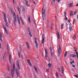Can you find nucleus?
Returning <instances> with one entry per match:
<instances>
[{"label":"nucleus","instance_id":"34","mask_svg":"<svg viewBox=\"0 0 78 78\" xmlns=\"http://www.w3.org/2000/svg\"><path fill=\"white\" fill-rule=\"evenodd\" d=\"M9 76H8V74H5V78H7Z\"/></svg>","mask_w":78,"mask_h":78},{"label":"nucleus","instance_id":"16","mask_svg":"<svg viewBox=\"0 0 78 78\" xmlns=\"http://www.w3.org/2000/svg\"><path fill=\"white\" fill-rule=\"evenodd\" d=\"M44 40H45V36L43 34L42 35V44H44Z\"/></svg>","mask_w":78,"mask_h":78},{"label":"nucleus","instance_id":"37","mask_svg":"<svg viewBox=\"0 0 78 78\" xmlns=\"http://www.w3.org/2000/svg\"><path fill=\"white\" fill-rule=\"evenodd\" d=\"M74 63L75 62H74V61H73L70 62V64H72V65H73V64H74Z\"/></svg>","mask_w":78,"mask_h":78},{"label":"nucleus","instance_id":"9","mask_svg":"<svg viewBox=\"0 0 78 78\" xmlns=\"http://www.w3.org/2000/svg\"><path fill=\"white\" fill-rule=\"evenodd\" d=\"M33 67L36 73L37 74H39V72L38 71V70H37V69L36 67L34 66Z\"/></svg>","mask_w":78,"mask_h":78},{"label":"nucleus","instance_id":"49","mask_svg":"<svg viewBox=\"0 0 78 78\" xmlns=\"http://www.w3.org/2000/svg\"><path fill=\"white\" fill-rule=\"evenodd\" d=\"M70 16H73V13H70Z\"/></svg>","mask_w":78,"mask_h":78},{"label":"nucleus","instance_id":"46","mask_svg":"<svg viewBox=\"0 0 78 78\" xmlns=\"http://www.w3.org/2000/svg\"><path fill=\"white\" fill-rule=\"evenodd\" d=\"M53 25L51 24V30H52V29H53Z\"/></svg>","mask_w":78,"mask_h":78},{"label":"nucleus","instance_id":"18","mask_svg":"<svg viewBox=\"0 0 78 78\" xmlns=\"http://www.w3.org/2000/svg\"><path fill=\"white\" fill-rule=\"evenodd\" d=\"M49 49L50 51V53L51 55V56H53V54H54V52H52V50L51 49V48L50 47L49 48Z\"/></svg>","mask_w":78,"mask_h":78},{"label":"nucleus","instance_id":"25","mask_svg":"<svg viewBox=\"0 0 78 78\" xmlns=\"http://www.w3.org/2000/svg\"><path fill=\"white\" fill-rule=\"evenodd\" d=\"M61 69L62 71V73L63 75H64V68H63V67L61 66Z\"/></svg>","mask_w":78,"mask_h":78},{"label":"nucleus","instance_id":"22","mask_svg":"<svg viewBox=\"0 0 78 78\" xmlns=\"http://www.w3.org/2000/svg\"><path fill=\"white\" fill-rule=\"evenodd\" d=\"M68 5L69 8H71L73 6V3H70Z\"/></svg>","mask_w":78,"mask_h":78},{"label":"nucleus","instance_id":"7","mask_svg":"<svg viewBox=\"0 0 78 78\" xmlns=\"http://www.w3.org/2000/svg\"><path fill=\"white\" fill-rule=\"evenodd\" d=\"M16 66L18 67V70H20V65H19V62L18 61H16Z\"/></svg>","mask_w":78,"mask_h":78},{"label":"nucleus","instance_id":"15","mask_svg":"<svg viewBox=\"0 0 78 78\" xmlns=\"http://www.w3.org/2000/svg\"><path fill=\"white\" fill-rule=\"evenodd\" d=\"M57 35L58 39H60V34H59V32L58 31L57 32Z\"/></svg>","mask_w":78,"mask_h":78},{"label":"nucleus","instance_id":"55","mask_svg":"<svg viewBox=\"0 0 78 78\" xmlns=\"http://www.w3.org/2000/svg\"><path fill=\"white\" fill-rule=\"evenodd\" d=\"M52 1L53 2V3H55V0H53Z\"/></svg>","mask_w":78,"mask_h":78},{"label":"nucleus","instance_id":"12","mask_svg":"<svg viewBox=\"0 0 78 78\" xmlns=\"http://www.w3.org/2000/svg\"><path fill=\"white\" fill-rule=\"evenodd\" d=\"M69 29L70 31H72L73 30V29H72V24L71 23H70L69 24Z\"/></svg>","mask_w":78,"mask_h":78},{"label":"nucleus","instance_id":"43","mask_svg":"<svg viewBox=\"0 0 78 78\" xmlns=\"http://www.w3.org/2000/svg\"><path fill=\"white\" fill-rule=\"evenodd\" d=\"M66 27L67 30V29H68V24L67 23L66 24Z\"/></svg>","mask_w":78,"mask_h":78},{"label":"nucleus","instance_id":"60","mask_svg":"<svg viewBox=\"0 0 78 78\" xmlns=\"http://www.w3.org/2000/svg\"><path fill=\"white\" fill-rule=\"evenodd\" d=\"M60 75L61 76H62V75H61V73H60Z\"/></svg>","mask_w":78,"mask_h":78},{"label":"nucleus","instance_id":"6","mask_svg":"<svg viewBox=\"0 0 78 78\" xmlns=\"http://www.w3.org/2000/svg\"><path fill=\"white\" fill-rule=\"evenodd\" d=\"M44 51H45V57L48 58H49V57H48V52H47V49L45 48H44Z\"/></svg>","mask_w":78,"mask_h":78},{"label":"nucleus","instance_id":"39","mask_svg":"<svg viewBox=\"0 0 78 78\" xmlns=\"http://www.w3.org/2000/svg\"><path fill=\"white\" fill-rule=\"evenodd\" d=\"M18 56L19 58H21V56L20 55V52L18 53Z\"/></svg>","mask_w":78,"mask_h":78},{"label":"nucleus","instance_id":"11","mask_svg":"<svg viewBox=\"0 0 78 78\" xmlns=\"http://www.w3.org/2000/svg\"><path fill=\"white\" fill-rule=\"evenodd\" d=\"M7 17L8 19L9 20V23L11 24V17H9V16L8 15H7Z\"/></svg>","mask_w":78,"mask_h":78},{"label":"nucleus","instance_id":"58","mask_svg":"<svg viewBox=\"0 0 78 78\" xmlns=\"http://www.w3.org/2000/svg\"><path fill=\"white\" fill-rule=\"evenodd\" d=\"M60 0H58V3H60Z\"/></svg>","mask_w":78,"mask_h":78},{"label":"nucleus","instance_id":"1","mask_svg":"<svg viewBox=\"0 0 78 78\" xmlns=\"http://www.w3.org/2000/svg\"><path fill=\"white\" fill-rule=\"evenodd\" d=\"M11 12L13 16L14 17V20H13V24L15 26H16V22H17V18L16 17V15L12 9H10Z\"/></svg>","mask_w":78,"mask_h":78},{"label":"nucleus","instance_id":"62","mask_svg":"<svg viewBox=\"0 0 78 78\" xmlns=\"http://www.w3.org/2000/svg\"><path fill=\"white\" fill-rule=\"evenodd\" d=\"M22 59H23V56H22Z\"/></svg>","mask_w":78,"mask_h":78},{"label":"nucleus","instance_id":"56","mask_svg":"<svg viewBox=\"0 0 78 78\" xmlns=\"http://www.w3.org/2000/svg\"><path fill=\"white\" fill-rule=\"evenodd\" d=\"M33 2L34 3V4L36 5V2L34 1H33Z\"/></svg>","mask_w":78,"mask_h":78},{"label":"nucleus","instance_id":"50","mask_svg":"<svg viewBox=\"0 0 78 78\" xmlns=\"http://www.w3.org/2000/svg\"><path fill=\"white\" fill-rule=\"evenodd\" d=\"M76 13H77L76 11H75L74 12V14L75 15L76 14Z\"/></svg>","mask_w":78,"mask_h":78},{"label":"nucleus","instance_id":"32","mask_svg":"<svg viewBox=\"0 0 78 78\" xmlns=\"http://www.w3.org/2000/svg\"><path fill=\"white\" fill-rule=\"evenodd\" d=\"M64 16L65 17H66L67 16V13L66 12H64Z\"/></svg>","mask_w":78,"mask_h":78},{"label":"nucleus","instance_id":"28","mask_svg":"<svg viewBox=\"0 0 78 78\" xmlns=\"http://www.w3.org/2000/svg\"><path fill=\"white\" fill-rule=\"evenodd\" d=\"M3 28L4 30H6V27L5 26V25H3Z\"/></svg>","mask_w":78,"mask_h":78},{"label":"nucleus","instance_id":"63","mask_svg":"<svg viewBox=\"0 0 78 78\" xmlns=\"http://www.w3.org/2000/svg\"><path fill=\"white\" fill-rule=\"evenodd\" d=\"M76 6H78V3L76 5Z\"/></svg>","mask_w":78,"mask_h":78},{"label":"nucleus","instance_id":"42","mask_svg":"<svg viewBox=\"0 0 78 78\" xmlns=\"http://www.w3.org/2000/svg\"><path fill=\"white\" fill-rule=\"evenodd\" d=\"M67 52H66L65 54V57H66V56H67Z\"/></svg>","mask_w":78,"mask_h":78},{"label":"nucleus","instance_id":"48","mask_svg":"<svg viewBox=\"0 0 78 78\" xmlns=\"http://www.w3.org/2000/svg\"><path fill=\"white\" fill-rule=\"evenodd\" d=\"M68 23H70V19L68 20Z\"/></svg>","mask_w":78,"mask_h":78},{"label":"nucleus","instance_id":"61","mask_svg":"<svg viewBox=\"0 0 78 78\" xmlns=\"http://www.w3.org/2000/svg\"><path fill=\"white\" fill-rule=\"evenodd\" d=\"M70 12H71V13H73V11H71Z\"/></svg>","mask_w":78,"mask_h":78},{"label":"nucleus","instance_id":"53","mask_svg":"<svg viewBox=\"0 0 78 78\" xmlns=\"http://www.w3.org/2000/svg\"><path fill=\"white\" fill-rule=\"evenodd\" d=\"M58 71H59V72H61V69L58 68Z\"/></svg>","mask_w":78,"mask_h":78},{"label":"nucleus","instance_id":"4","mask_svg":"<svg viewBox=\"0 0 78 78\" xmlns=\"http://www.w3.org/2000/svg\"><path fill=\"white\" fill-rule=\"evenodd\" d=\"M3 16H4V20L5 23V25L7 28H9L8 25V22L6 21V14L5 13V12H3Z\"/></svg>","mask_w":78,"mask_h":78},{"label":"nucleus","instance_id":"45","mask_svg":"<svg viewBox=\"0 0 78 78\" xmlns=\"http://www.w3.org/2000/svg\"><path fill=\"white\" fill-rule=\"evenodd\" d=\"M65 20H66V21H67V18L66 17H65Z\"/></svg>","mask_w":78,"mask_h":78},{"label":"nucleus","instance_id":"24","mask_svg":"<svg viewBox=\"0 0 78 78\" xmlns=\"http://www.w3.org/2000/svg\"><path fill=\"white\" fill-rule=\"evenodd\" d=\"M3 37V36H2V33H0V40L1 41V42H3V41L2 40V38Z\"/></svg>","mask_w":78,"mask_h":78},{"label":"nucleus","instance_id":"35","mask_svg":"<svg viewBox=\"0 0 78 78\" xmlns=\"http://www.w3.org/2000/svg\"><path fill=\"white\" fill-rule=\"evenodd\" d=\"M18 10L19 11L20 14V9H19V7H18Z\"/></svg>","mask_w":78,"mask_h":78},{"label":"nucleus","instance_id":"21","mask_svg":"<svg viewBox=\"0 0 78 78\" xmlns=\"http://www.w3.org/2000/svg\"><path fill=\"white\" fill-rule=\"evenodd\" d=\"M28 21L29 22V24L31 23V19H30V15L28 16Z\"/></svg>","mask_w":78,"mask_h":78},{"label":"nucleus","instance_id":"57","mask_svg":"<svg viewBox=\"0 0 78 78\" xmlns=\"http://www.w3.org/2000/svg\"><path fill=\"white\" fill-rule=\"evenodd\" d=\"M72 66L73 67H75V65H72Z\"/></svg>","mask_w":78,"mask_h":78},{"label":"nucleus","instance_id":"20","mask_svg":"<svg viewBox=\"0 0 78 78\" xmlns=\"http://www.w3.org/2000/svg\"><path fill=\"white\" fill-rule=\"evenodd\" d=\"M70 56L71 57H73V58H76V55L74 54H71L70 55Z\"/></svg>","mask_w":78,"mask_h":78},{"label":"nucleus","instance_id":"5","mask_svg":"<svg viewBox=\"0 0 78 78\" xmlns=\"http://www.w3.org/2000/svg\"><path fill=\"white\" fill-rule=\"evenodd\" d=\"M61 48L60 47V45H59V48L57 50V55L58 57L59 56V54H61Z\"/></svg>","mask_w":78,"mask_h":78},{"label":"nucleus","instance_id":"31","mask_svg":"<svg viewBox=\"0 0 78 78\" xmlns=\"http://www.w3.org/2000/svg\"><path fill=\"white\" fill-rule=\"evenodd\" d=\"M55 74H56L57 78H59V75H58V73L56 72Z\"/></svg>","mask_w":78,"mask_h":78},{"label":"nucleus","instance_id":"41","mask_svg":"<svg viewBox=\"0 0 78 78\" xmlns=\"http://www.w3.org/2000/svg\"><path fill=\"white\" fill-rule=\"evenodd\" d=\"M20 20L21 22H23V20H22V17H20Z\"/></svg>","mask_w":78,"mask_h":78},{"label":"nucleus","instance_id":"14","mask_svg":"<svg viewBox=\"0 0 78 78\" xmlns=\"http://www.w3.org/2000/svg\"><path fill=\"white\" fill-rule=\"evenodd\" d=\"M27 61L29 65L30 66H31V67L32 66V64H31V62H30V60L28 59L27 60Z\"/></svg>","mask_w":78,"mask_h":78},{"label":"nucleus","instance_id":"64","mask_svg":"<svg viewBox=\"0 0 78 78\" xmlns=\"http://www.w3.org/2000/svg\"><path fill=\"white\" fill-rule=\"evenodd\" d=\"M76 54L77 55H78V53H77V52H76Z\"/></svg>","mask_w":78,"mask_h":78},{"label":"nucleus","instance_id":"3","mask_svg":"<svg viewBox=\"0 0 78 78\" xmlns=\"http://www.w3.org/2000/svg\"><path fill=\"white\" fill-rule=\"evenodd\" d=\"M42 17L43 20H44L45 18V9L44 8V7L42 8Z\"/></svg>","mask_w":78,"mask_h":78},{"label":"nucleus","instance_id":"51","mask_svg":"<svg viewBox=\"0 0 78 78\" xmlns=\"http://www.w3.org/2000/svg\"><path fill=\"white\" fill-rule=\"evenodd\" d=\"M0 48H2V44L0 42Z\"/></svg>","mask_w":78,"mask_h":78},{"label":"nucleus","instance_id":"13","mask_svg":"<svg viewBox=\"0 0 78 78\" xmlns=\"http://www.w3.org/2000/svg\"><path fill=\"white\" fill-rule=\"evenodd\" d=\"M21 8L22 9V12L23 13H25V9L24 6H23V5H21Z\"/></svg>","mask_w":78,"mask_h":78},{"label":"nucleus","instance_id":"54","mask_svg":"<svg viewBox=\"0 0 78 78\" xmlns=\"http://www.w3.org/2000/svg\"><path fill=\"white\" fill-rule=\"evenodd\" d=\"M34 25H36V22H35V21H34Z\"/></svg>","mask_w":78,"mask_h":78},{"label":"nucleus","instance_id":"52","mask_svg":"<svg viewBox=\"0 0 78 78\" xmlns=\"http://www.w3.org/2000/svg\"><path fill=\"white\" fill-rule=\"evenodd\" d=\"M17 20H20V18H19V17H17Z\"/></svg>","mask_w":78,"mask_h":78},{"label":"nucleus","instance_id":"36","mask_svg":"<svg viewBox=\"0 0 78 78\" xmlns=\"http://www.w3.org/2000/svg\"><path fill=\"white\" fill-rule=\"evenodd\" d=\"M7 70L8 72H9V70L10 69V67L8 66L7 68Z\"/></svg>","mask_w":78,"mask_h":78},{"label":"nucleus","instance_id":"59","mask_svg":"<svg viewBox=\"0 0 78 78\" xmlns=\"http://www.w3.org/2000/svg\"><path fill=\"white\" fill-rule=\"evenodd\" d=\"M3 59H5V55L4 56H3Z\"/></svg>","mask_w":78,"mask_h":78},{"label":"nucleus","instance_id":"2","mask_svg":"<svg viewBox=\"0 0 78 78\" xmlns=\"http://www.w3.org/2000/svg\"><path fill=\"white\" fill-rule=\"evenodd\" d=\"M16 70V67L15 66V63H13V69L11 70V75L12 78H14V72Z\"/></svg>","mask_w":78,"mask_h":78},{"label":"nucleus","instance_id":"38","mask_svg":"<svg viewBox=\"0 0 78 78\" xmlns=\"http://www.w3.org/2000/svg\"><path fill=\"white\" fill-rule=\"evenodd\" d=\"M13 3L14 5H16V1L14 0H13Z\"/></svg>","mask_w":78,"mask_h":78},{"label":"nucleus","instance_id":"44","mask_svg":"<svg viewBox=\"0 0 78 78\" xmlns=\"http://www.w3.org/2000/svg\"><path fill=\"white\" fill-rule=\"evenodd\" d=\"M18 22L19 25H20V20H18Z\"/></svg>","mask_w":78,"mask_h":78},{"label":"nucleus","instance_id":"47","mask_svg":"<svg viewBox=\"0 0 78 78\" xmlns=\"http://www.w3.org/2000/svg\"><path fill=\"white\" fill-rule=\"evenodd\" d=\"M74 76H75L76 78H78V75H74Z\"/></svg>","mask_w":78,"mask_h":78},{"label":"nucleus","instance_id":"33","mask_svg":"<svg viewBox=\"0 0 78 78\" xmlns=\"http://www.w3.org/2000/svg\"><path fill=\"white\" fill-rule=\"evenodd\" d=\"M64 24L63 23L62 24L61 29H63V28L64 27Z\"/></svg>","mask_w":78,"mask_h":78},{"label":"nucleus","instance_id":"29","mask_svg":"<svg viewBox=\"0 0 78 78\" xmlns=\"http://www.w3.org/2000/svg\"><path fill=\"white\" fill-rule=\"evenodd\" d=\"M5 33L7 34H8V35L9 34V32L7 30H5Z\"/></svg>","mask_w":78,"mask_h":78},{"label":"nucleus","instance_id":"17","mask_svg":"<svg viewBox=\"0 0 78 78\" xmlns=\"http://www.w3.org/2000/svg\"><path fill=\"white\" fill-rule=\"evenodd\" d=\"M28 31L29 32V35L30 36V37H32V35L31 34V31H30V28H29V27H28Z\"/></svg>","mask_w":78,"mask_h":78},{"label":"nucleus","instance_id":"19","mask_svg":"<svg viewBox=\"0 0 78 78\" xmlns=\"http://www.w3.org/2000/svg\"><path fill=\"white\" fill-rule=\"evenodd\" d=\"M25 1L26 2V4L27 6L30 7V5H29V4H28V0H25Z\"/></svg>","mask_w":78,"mask_h":78},{"label":"nucleus","instance_id":"26","mask_svg":"<svg viewBox=\"0 0 78 78\" xmlns=\"http://www.w3.org/2000/svg\"><path fill=\"white\" fill-rule=\"evenodd\" d=\"M9 61L10 64L11 63V56L10 55L9 56Z\"/></svg>","mask_w":78,"mask_h":78},{"label":"nucleus","instance_id":"23","mask_svg":"<svg viewBox=\"0 0 78 78\" xmlns=\"http://www.w3.org/2000/svg\"><path fill=\"white\" fill-rule=\"evenodd\" d=\"M26 46L28 48V49H30V46L29 45V44L28 43V42L27 41L26 42Z\"/></svg>","mask_w":78,"mask_h":78},{"label":"nucleus","instance_id":"8","mask_svg":"<svg viewBox=\"0 0 78 78\" xmlns=\"http://www.w3.org/2000/svg\"><path fill=\"white\" fill-rule=\"evenodd\" d=\"M16 76L17 78L19 77V71L18 70V69H16Z\"/></svg>","mask_w":78,"mask_h":78},{"label":"nucleus","instance_id":"40","mask_svg":"<svg viewBox=\"0 0 78 78\" xmlns=\"http://www.w3.org/2000/svg\"><path fill=\"white\" fill-rule=\"evenodd\" d=\"M76 20L75 19H74L73 20V25H74L75 24V21H76Z\"/></svg>","mask_w":78,"mask_h":78},{"label":"nucleus","instance_id":"10","mask_svg":"<svg viewBox=\"0 0 78 78\" xmlns=\"http://www.w3.org/2000/svg\"><path fill=\"white\" fill-rule=\"evenodd\" d=\"M35 44L36 47L37 48V47H38V44H37V38H35Z\"/></svg>","mask_w":78,"mask_h":78},{"label":"nucleus","instance_id":"30","mask_svg":"<svg viewBox=\"0 0 78 78\" xmlns=\"http://www.w3.org/2000/svg\"><path fill=\"white\" fill-rule=\"evenodd\" d=\"M73 40H75V39H76V36H75V35H74L73 37Z\"/></svg>","mask_w":78,"mask_h":78},{"label":"nucleus","instance_id":"27","mask_svg":"<svg viewBox=\"0 0 78 78\" xmlns=\"http://www.w3.org/2000/svg\"><path fill=\"white\" fill-rule=\"evenodd\" d=\"M48 66L49 68H50L51 67V63H49L48 64Z\"/></svg>","mask_w":78,"mask_h":78}]
</instances>
